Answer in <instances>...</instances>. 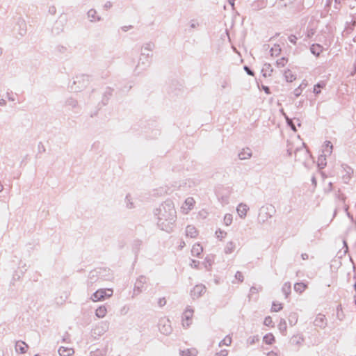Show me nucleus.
I'll list each match as a JSON object with an SVG mask.
<instances>
[{
  "instance_id": "obj_11",
  "label": "nucleus",
  "mask_w": 356,
  "mask_h": 356,
  "mask_svg": "<svg viewBox=\"0 0 356 356\" xmlns=\"http://www.w3.org/2000/svg\"><path fill=\"white\" fill-rule=\"evenodd\" d=\"M197 355V350L196 348H188L181 351L182 356H196Z\"/></svg>"
},
{
  "instance_id": "obj_25",
  "label": "nucleus",
  "mask_w": 356,
  "mask_h": 356,
  "mask_svg": "<svg viewBox=\"0 0 356 356\" xmlns=\"http://www.w3.org/2000/svg\"><path fill=\"white\" fill-rule=\"evenodd\" d=\"M279 329L281 330L282 332L284 333L286 330V323L285 320H281L279 325H278Z\"/></svg>"
},
{
  "instance_id": "obj_38",
  "label": "nucleus",
  "mask_w": 356,
  "mask_h": 356,
  "mask_svg": "<svg viewBox=\"0 0 356 356\" xmlns=\"http://www.w3.org/2000/svg\"><path fill=\"white\" fill-rule=\"evenodd\" d=\"M3 103H4V100H3V99H1V100L0 101V104H3Z\"/></svg>"
},
{
  "instance_id": "obj_24",
  "label": "nucleus",
  "mask_w": 356,
  "mask_h": 356,
  "mask_svg": "<svg viewBox=\"0 0 356 356\" xmlns=\"http://www.w3.org/2000/svg\"><path fill=\"white\" fill-rule=\"evenodd\" d=\"M264 323L265 325L270 327H273L274 326L273 319L270 316L266 317L264 319Z\"/></svg>"
},
{
  "instance_id": "obj_23",
  "label": "nucleus",
  "mask_w": 356,
  "mask_h": 356,
  "mask_svg": "<svg viewBox=\"0 0 356 356\" xmlns=\"http://www.w3.org/2000/svg\"><path fill=\"white\" fill-rule=\"evenodd\" d=\"M233 220L232 215L231 214H226L224 217V223L228 226L232 224Z\"/></svg>"
},
{
  "instance_id": "obj_36",
  "label": "nucleus",
  "mask_w": 356,
  "mask_h": 356,
  "mask_svg": "<svg viewBox=\"0 0 356 356\" xmlns=\"http://www.w3.org/2000/svg\"><path fill=\"white\" fill-rule=\"evenodd\" d=\"M3 189V185L0 183V192H1Z\"/></svg>"
},
{
  "instance_id": "obj_41",
  "label": "nucleus",
  "mask_w": 356,
  "mask_h": 356,
  "mask_svg": "<svg viewBox=\"0 0 356 356\" xmlns=\"http://www.w3.org/2000/svg\"><path fill=\"white\" fill-rule=\"evenodd\" d=\"M66 340H67L66 338H63V341H65Z\"/></svg>"
},
{
  "instance_id": "obj_1",
  "label": "nucleus",
  "mask_w": 356,
  "mask_h": 356,
  "mask_svg": "<svg viewBox=\"0 0 356 356\" xmlns=\"http://www.w3.org/2000/svg\"><path fill=\"white\" fill-rule=\"evenodd\" d=\"M113 295V290L111 289H104L97 290L93 294L94 301H102L105 298H109Z\"/></svg>"
},
{
  "instance_id": "obj_28",
  "label": "nucleus",
  "mask_w": 356,
  "mask_h": 356,
  "mask_svg": "<svg viewBox=\"0 0 356 356\" xmlns=\"http://www.w3.org/2000/svg\"><path fill=\"white\" fill-rule=\"evenodd\" d=\"M228 351L227 350H222L218 353H216L214 356H227Z\"/></svg>"
},
{
  "instance_id": "obj_20",
  "label": "nucleus",
  "mask_w": 356,
  "mask_h": 356,
  "mask_svg": "<svg viewBox=\"0 0 356 356\" xmlns=\"http://www.w3.org/2000/svg\"><path fill=\"white\" fill-rule=\"evenodd\" d=\"M282 309V305L280 302H273L271 311L273 312H277Z\"/></svg>"
},
{
  "instance_id": "obj_5",
  "label": "nucleus",
  "mask_w": 356,
  "mask_h": 356,
  "mask_svg": "<svg viewBox=\"0 0 356 356\" xmlns=\"http://www.w3.org/2000/svg\"><path fill=\"white\" fill-rule=\"evenodd\" d=\"M15 349L17 353L24 354L29 349V346L22 341H17L15 343Z\"/></svg>"
},
{
  "instance_id": "obj_7",
  "label": "nucleus",
  "mask_w": 356,
  "mask_h": 356,
  "mask_svg": "<svg viewBox=\"0 0 356 356\" xmlns=\"http://www.w3.org/2000/svg\"><path fill=\"white\" fill-rule=\"evenodd\" d=\"M248 207L245 204H240L236 209L237 213L239 215V216L242 218H245L247 215V213L248 211Z\"/></svg>"
},
{
  "instance_id": "obj_2",
  "label": "nucleus",
  "mask_w": 356,
  "mask_h": 356,
  "mask_svg": "<svg viewBox=\"0 0 356 356\" xmlns=\"http://www.w3.org/2000/svg\"><path fill=\"white\" fill-rule=\"evenodd\" d=\"M193 310L187 308L183 313L181 317L182 325L184 327H188L193 321Z\"/></svg>"
},
{
  "instance_id": "obj_44",
  "label": "nucleus",
  "mask_w": 356,
  "mask_h": 356,
  "mask_svg": "<svg viewBox=\"0 0 356 356\" xmlns=\"http://www.w3.org/2000/svg\"><path fill=\"white\" fill-rule=\"evenodd\" d=\"M34 356H40L39 355H35Z\"/></svg>"
},
{
  "instance_id": "obj_35",
  "label": "nucleus",
  "mask_w": 356,
  "mask_h": 356,
  "mask_svg": "<svg viewBox=\"0 0 356 356\" xmlns=\"http://www.w3.org/2000/svg\"><path fill=\"white\" fill-rule=\"evenodd\" d=\"M228 1H229V3H230L232 6H234V1H235L236 0H228Z\"/></svg>"
},
{
  "instance_id": "obj_14",
  "label": "nucleus",
  "mask_w": 356,
  "mask_h": 356,
  "mask_svg": "<svg viewBox=\"0 0 356 356\" xmlns=\"http://www.w3.org/2000/svg\"><path fill=\"white\" fill-rule=\"evenodd\" d=\"M284 76L288 82H293L296 79V75L290 70H287L284 72Z\"/></svg>"
},
{
  "instance_id": "obj_26",
  "label": "nucleus",
  "mask_w": 356,
  "mask_h": 356,
  "mask_svg": "<svg viewBox=\"0 0 356 356\" xmlns=\"http://www.w3.org/2000/svg\"><path fill=\"white\" fill-rule=\"evenodd\" d=\"M325 84L324 83H318L316 85L314 86V92L316 94H318L321 92V88L325 87Z\"/></svg>"
},
{
  "instance_id": "obj_22",
  "label": "nucleus",
  "mask_w": 356,
  "mask_h": 356,
  "mask_svg": "<svg viewBox=\"0 0 356 356\" xmlns=\"http://www.w3.org/2000/svg\"><path fill=\"white\" fill-rule=\"evenodd\" d=\"M282 291L284 292L286 296L287 297L291 292V284L289 282L284 284L282 286Z\"/></svg>"
},
{
  "instance_id": "obj_18",
  "label": "nucleus",
  "mask_w": 356,
  "mask_h": 356,
  "mask_svg": "<svg viewBox=\"0 0 356 356\" xmlns=\"http://www.w3.org/2000/svg\"><path fill=\"white\" fill-rule=\"evenodd\" d=\"M311 51L314 54L318 56L321 51V47L318 44H313Z\"/></svg>"
},
{
  "instance_id": "obj_37",
  "label": "nucleus",
  "mask_w": 356,
  "mask_h": 356,
  "mask_svg": "<svg viewBox=\"0 0 356 356\" xmlns=\"http://www.w3.org/2000/svg\"><path fill=\"white\" fill-rule=\"evenodd\" d=\"M0 356H4L3 351L0 350Z\"/></svg>"
},
{
  "instance_id": "obj_42",
  "label": "nucleus",
  "mask_w": 356,
  "mask_h": 356,
  "mask_svg": "<svg viewBox=\"0 0 356 356\" xmlns=\"http://www.w3.org/2000/svg\"><path fill=\"white\" fill-rule=\"evenodd\" d=\"M248 72L250 74H252L250 70H248Z\"/></svg>"
},
{
  "instance_id": "obj_30",
  "label": "nucleus",
  "mask_w": 356,
  "mask_h": 356,
  "mask_svg": "<svg viewBox=\"0 0 356 356\" xmlns=\"http://www.w3.org/2000/svg\"><path fill=\"white\" fill-rule=\"evenodd\" d=\"M234 248V245L232 243H229L227 245L226 252L230 253L233 250Z\"/></svg>"
},
{
  "instance_id": "obj_16",
  "label": "nucleus",
  "mask_w": 356,
  "mask_h": 356,
  "mask_svg": "<svg viewBox=\"0 0 356 356\" xmlns=\"http://www.w3.org/2000/svg\"><path fill=\"white\" fill-rule=\"evenodd\" d=\"M107 309L104 306H101L96 310V316L99 318H103L106 316Z\"/></svg>"
},
{
  "instance_id": "obj_12",
  "label": "nucleus",
  "mask_w": 356,
  "mask_h": 356,
  "mask_svg": "<svg viewBox=\"0 0 356 356\" xmlns=\"http://www.w3.org/2000/svg\"><path fill=\"white\" fill-rule=\"evenodd\" d=\"M204 287L201 285L195 286L192 291L193 296L194 297H198L202 293L204 292Z\"/></svg>"
},
{
  "instance_id": "obj_8",
  "label": "nucleus",
  "mask_w": 356,
  "mask_h": 356,
  "mask_svg": "<svg viewBox=\"0 0 356 356\" xmlns=\"http://www.w3.org/2000/svg\"><path fill=\"white\" fill-rule=\"evenodd\" d=\"M275 213V209L273 207H266V208H264L263 209L260 213H259V216L261 219L262 221H264L265 219H264V215L266 214H268L269 213V216L271 217L272 216V213Z\"/></svg>"
},
{
  "instance_id": "obj_39",
  "label": "nucleus",
  "mask_w": 356,
  "mask_h": 356,
  "mask_svg": "<svg viewBox=\"0 0 356 356\" xmlns=\"http://www.w3.org/2000/svg\"><path fill=\"white\" fill-rule=\"evenodd\" d=\"M51 12H55V8H53V10H51Z\"/></svg>"
},
{
  "instance_id": "obj_43",
  "label": "nucleus",
  "mask_w": 356,
  "mask_h": 356,
  "mask_svg": "<svg viewBox=\"0 0 356 356\" xmlns=\"http://www.w3.org/2000/svg\"><path fill=\"white\" fill-rule=\"evenodd\" d=\"M2 53V51L0 49V54Z\"/></svg>"
},
{
  "instance_id": "obj_3",
  "label": "nucleus",
  "mask_w": 356,
  "mask_h": 356,
  "mask_svg": "<svg viewBox=\"0 0 356 356\" xmlns=\"http://www.w3.org/2000/svg\"><path fill=\"white\" fill-rule=\"evenodd\" d=\"M314 325L317 329H323L327 326V319L325 315L323 314H318L316 315L314 321Z\"/></svg>"
},
{
  "instance_id": "obj_6",
  "label": "nucleus",
  "mask_w": 356,
  "mask_h": 356,
  "mask_svg": "<svg viewBox=\"0 0 356 356\" xmlns=\"http://www.w3.org/2000/svg\"><path fill=\"white\" fill-rule=\"evenodd\" d=\"M60 356H70L74 353V350L72 348L61 346L58 349Z\"/></svg>"
},
{
  "instance_id": "obj_19",
  "label": "nucleus",
  "mask_w": 356,
  "mask_h": 356,
  "mask_svg": "<svg viewBox=\"0 0 356 356\" xmlns=\"http://www.w3.org/2000/svg\"><path fill=\"white\" fill-rule=\"evenodd\" d=\"M187 234H190L192 237H195L197 234V230L192 226H188L186 228Z\"/></svg>"
},
{
  "instance_id": "obj_15",
  "label": "nucleus",
  "mask_w": 356,
  "mask_h": 356,
  "mask_svg": "<svg viewBox=\"0 0 356 356\" xmlns=\"http://www.w3.org/2000/svg\"><path fill=\"white\" fill-rule=\"evenodd\" d=\"M270 51L272 56H278L281 53V47L279 44H274Z\"/></svg>"
},
{
  "instance_id": "obj_17",
  "label": "nucleus",
  "mask_w": 356,
  "mask_h": 356,
  "mask_svg": "<svg viewBox=\"0 0 356 356\" xmlns=\"http://www.w3.org/2000/svg\"><path fill=\"white\" fill-rule=\"evenodd\" d=\"M232 337L230 336H226L220 342V346H229L232 343Z\"/></svg>"
},
{
  "instance_id": "obj_29",
  "label": "nucleus",
  "mask_w": 356,
  "mask_h": 356,
  "mask_svg": "<svg viewBox=\"0 0 356 356\" xmlns=\"http://www.w3.org/2000/svg\"><path fill=\"white\" fill-rule=\"evenodd\" d=\"M202 251V248L200 245H194L193 248V252H196L197 254H200V252Z\"/></svg>"
},
{
  "instance_id": "obj_10",
  "label": "nucleus",
  "mask_w": 356,
  "mask_h": 356,
  "mask_svg": "<svg viewBox=\"0 0 356 356\" xmlns=\"http://www.w3.org/2000/svg\"><path fill=\"white\" fill-rule=\"evenodd\" d=\"M263 341L266 344L272 345L275 343V338L272 333H268L264 337Z\"/></svg>"
},
{
  "instance_id": "obj_40",
  "label": "nucleus",
  "mask_w": 356,
  "mask_h": 356,
  "mask_svg": "<svg viewBox=\"0 0 356 356\" xmlns=\"http://www.w3.org/2000/svg\"><path fill=\"white\" fill-rule=\"evenodd\" d=\"M51 12H55V8H53V10H51Z\"/></svg>"
},
{
  "instance_id": "obj_31",
  "label": "nucleus",
  "mask_w": 356,
  "mask_h": 356,
  "mask_svg": "<svg viewBox=\"0 0 356 356\" xmlns=\"http://www.w3.org/2000/svg\"><path fill=\"white\" fill-rule=\"evenodd\" d=\"M289 40L291 42L295 44L296 42V37L294 35H291L289 37Z\"/></svg>"
},
{
  "instance_id": "obj_21",
  "label": "nucleus",
  "mask_w": 356,
  "mask_h": 356,
  "mask_svg": "<svg viewBox=\"0 0 356 356\" xmlns=\"http://www.w3.org/2000/svg\"><path fill=\"white\" fill-rule=\"evenodd\" d=\"M277 65L280 67H284L288 63V59L282 57L277 60Z\"/></svg>"
},
{
  "instance_id": "obj_34",
  "label": "nucleus",
  "mask_w": 356,
  "mask_h": 356,
  "mask_svg": "<svg viewBox=\"0 0 356 356\" xmlns=\"http://www.w3.org/2000/svg\"><path fill=\"white\" fill-rule=\"evenodd\" d=\"M288 122H289V124H290L291 125L292 129H293L294 131H296V128H295L294 125H293V124H292L291 121L288 120Z\"/></svg>"
},
{
  "instance_id": "obj_4",
  "label": "nucleus",
  "mask_w": 356,
  "mask_h": 356,
  "mask_svg": "<svg viewBox=\"0 0 356 356\" xmlns=\"http://www.w3.org/2000/svg\"><path fill=\"white\" fill-rule=\"evenodd\" d=\"M195 201L193 197H188L181 207L182 213L187 214L191 209H193Z\"/></svg>"
},
{
  "instance_id": "obj_13",
  "label": "nucleus",
  "mask_w": 356,
  "mask_h": 356,
  "mask_svg": "<svg viewBox=\"0 0 356 356\" xmlns=\"http://www.w3.org/2000/svg\"><path fill=\"white\" fill-rule=\"evenodd\" d=\"M238 156L241 159H247L252 156V152L249 148L243 149Z\"/></svg>"
},
{
  "instance_id": "obj_32",
  "label": "nucleus",
  "mask_w": 356,
  "mask_h": 356,
  "mask_svg": "<svg viewBox=\"0 0 356 356\" xmlns=\"http://www.w3.org/2000/svg\"><path fill=\"white\" fill-rule=\"evenodd\" d=\"M268 356H278V354L277 353L271 351L268 353Z\"/></svg>"
},
{
  "instance_id": "obj_9",
  "label": "nucleus",
  "mask_w": 356,
  "mask_h": 356,
  "mask_svg": "<svg viewBox=\"0 0 356 356\" xmlns=\"http://www.w3.org/2000/svg\"><path fill=\"white\" fill-rule=\"evenodd\" d=\"M307 288V285L304 282H298L294 284L295 291L299 293H302Z\"/></svg>"
},
{
  "instance_id": "obj_27",
  "label": "nucleus",
  "mask_w": 356,
  "mask_h": 356,
  "mask_svg": "<svg viewBox=\"0 0 356 356\" xmlns=\"http://www.w3.org/2000/svg\"><path fill=\"white\" fill-rule=\"evenodd\" d=\"M168 327H165V325L161 328V331L164 334H168L170 331V325L169 324L167 325Z\"/></svg>"
},
{
  "instance_id": "obj_33",
  "label": "nucleus",
  "mask_w": 356,
  "mask_h": 356,
  "mask_svg": "<svg viewBox=\"0 0 356 356\" xmlns=\"http://www.w3.org/2000/svg\"><path fill=\"white\" fill-rule=\"evenodd\" d=\"M159 304H160L161 306L165 305V300L164 299L163 300H160Z\"/></svg>"
}]
</instances>
